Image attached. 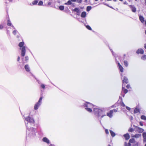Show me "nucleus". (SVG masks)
<instances>
[{
  "label": "nucleus",
  "instance_id": "1",
  "mask_svg": "<svg viewBox=\"0 0 146 146\" xmlns=\"http://www.w3.org/2000/svg\"><path fill=\"white\" fill-rule=\"evenodd\" d=\"M25 120L27 122V123L25 122L27 128V135L31 138H33L35 137L36 135V129L33 127L29 128V125L33 124L35 121L30 116L25 117Z\"/></svg>",
  "mask_w": 146,
  "mask_h": 146
},
{
  "label": "nucleus",
  "instance_id": "2",
  "mask_svg": "<svg viewBox=\"0 0 146 146\" xmlns=\"http://www.w3.org/2000/svg\"><path fill=\"white\" fill-rule=\"evenodd\" d=\"M93 112L95 116L98 118L100 117L101 119L106 115L107 108H94Z\"/></svg>",
  "mask_w": 146,
  "mask_h": 146
},
{
  "label": "nucleus",
  "instance_id": "3",
  "mask_svg": "<svg viewBox=\"0 0 146 146\" xmlns=\"http://www.w3.org/2000/svg\"><path fill=\"white\" fill-rule=\"evenodd\" d=\"M84 106L85 107V109L86 111L89 113L92 112L93 105L88 102H86L84 104Z\"/></svg>",
  "mask_w": 146,
  "mask_h": 146
},
{
  "label": "nucleus",
  "instance_id": "4",
  "mask_svg": "<svg viewBox=\"0 0 146 146\" xmlns=\"http://www.w3.org/2000/svg\"><path fill=\"white\" fill-rule=\"evenodd\" d=\"M24 42H21L19 44V46L20 47V50H21V56L24 57L26 53V46H24Z\"/></svg>",
  "mask_w": 146,
  "mask_h": 146
},
{
  "label": "nucleus",
  "instance_id": "5",
  "mask_svg": "<svg viewBox=\"0 0 146 146\" xmlns=\"http://www.w3.org/2000/svg\"><path fill=\"white\" fill-rule=\"evenodd\" d=\"M110 50L111 51V52L113 56H114V57H115V62L116 63H117V65H118V66L119 68V69L120 70V71L121 72H123V67L117 61V60H116V56L114 54V52H113V50L111 49H110Z\"/></svg>",
  "mask_w": 146,
  "mask_h": 146
},
{
  "label": "nucleus",
  "instance_id": "6",
  "mask_svg": "<svg viewBox=\"0 0 146 146\" xmlns=\"http://www.w3.org/2000/svg\"><path fill=\"white\" fill-rule=\"evenodd\" d=\"M43 98L42 96L40 97L38 101L34 105V109L35 110H37L42 104V100Z\"/></svg>",
  "mask_w": 146,
  "mask_h": 146
},
{
  "label": "nucleus",
  "instance_id": "7",
  "mask_svg": "<svg viewBox=\"0 0 146 146\" xmlns=\"http://www.w3.org/2000/svg\"><path fill=\"white\" fill-rule=\"evenodd\" d=\"M25 69V70L27 72L30 73L31 75L33 77H35L33 74L31 72V69L30 68L28 64H26L24 66Z\"/></svg>",
  "mask_w": 146,
  "mask_h": 146
},
{
  "label": "nucleus",
  "instance_id": "8",
  "mask_svg": "<svg viewBox=\"0 0 146 146\" xmlns=\"http://www.w3.org/2000/svg\"><path fill=\"white\" fill-rule=\"evenodd\" d=\"M72 11H73L76 12V15H80L81 12L80 9L76 7L74 9H72Z\"/></svg>",
  "mask_w": 146,
  "mask_h": 146
},
{
  "label": "nucleus",
  "instance_id": "9",
  "mask_svg": "<svg viewBox=\"0 0 146 146\" xmlns=\"http://www.w3.org/2000/svg\"><path fill=\"white\" fill-rule=\"evenodd\" d=\"M7 25L11 27L14 29H15V28L14 26L12 24L11 21L9 19H8L7 21Z\"/></svg>",
  "mask_w": 146,
  "mask_h": 146
},
{
  "label": "nucleus",
  "instance_id": "10",
  "mask_svg": "<svg viewBox=\"0 0 146 146\" xmlns=\"http://www.w3.org/2000/svg\"><path fill=\"white\" fill-rule=\"evenodd\" d=\"M123 84H123L125 83L126 84H127L128 83V80L127 77L126 76H124L123 79L122 80Z\"/></svg>",
  "mask_w": 146,
  "mask_h": 146
},
{
  "label": "nucleus",
  "instance_id": "11",
  "mask_svg": "<svg viewBox=\"0 0 146 146\" xmlns=\"http://www.w3.org/2000/svg\"><path fill=\"white\" fill-rule=\"evenodd\" d=\"M107 111H106V115H107L110 118L112 117L113 116L112 114L113 113L112 111L110 110L109 112H107Z\"/></svg>",
  "mask_w": 146,
  "mask_h": 146
},
{
  "label": "nucleus",
  "instance_id": "12",
  "mask_svg": "<svg viewBox=\"0 0 146 146\" xmlns=\"http://www.w3.org/2000/svg\"><path fill=\"white\" fill-rule=\"evenodd\" d=\"M129 6L131 8V9L133 12L135 13L136 12V9L134 5H129Z\"/></svg>",
  "mask_w": 146,
  "mask_h": 146
},
{
  "label": "nucleus",
  "instance_id": "13",
  "mask_svg": "<svg viewBox=\"0 0 146 146\" xmlns=\"http://www.w3.org/2000/svg\"><path fill=\"white\" fill-rule=\"evenodd\" d=\"M136 129L138 132L140 133H141L144 131V129L138 127L136 126Z\"/></svg>",
  "mask_w": 146,
  "mask_h": 146
},
{
  "label": "nucleus",
  "instance_id": "14",
  "mask_svg": "<svg viewBox=\"0 0 146 146\" xmlns=\"http://www.w3.org/2000/svg\"><path fill=\"white\" fill-rule=\"evenodd\" d=\"M144 53V51L142 48H139L136 51V53L137 54H143Z\"/></svg>",
  "mask_w": 146,
  "mask_h": 146
},
{
  "label": "nucleus",
  "instance_id": "15",
  "mask_svg": "<svg viewBox=\"0 0 146 146\" xmlns=\"http://www.w3.org/2000/svg\"><path fill=\"white\" fill-rule=\"evenodd\" d=\"M42 140L43 141H44V142L48 144H49L50 143L49 140L46 137H44L42 139Z\"/></svg>",
  "mask_w": 146,
  "mask_h": 146
},
{
  "label": "nucleus",
  "instance_id": "16",
  "mask_svg": "<svg viewBox=\"0 0 146 146\" xmlns=\"http://www.w3.org/2000/svg\"><path fill=\"white\" fill-rule=\"evenodd\" d=\"M123 136L126 140L129 139L130 138V136L128 133L124 134Z\"/></svg>",
  "mask_w": 146,
  "mask_h": 146
},
{
  "label": "nucleus",
  "instance_id": "17",
  "mask_svg": "<svg viewBox=\"0 0 146 146\" xmlns=\"http://www.w3.org/2000/svg\"><path fill=\"white\" fill-rule=\"evenodd\" d=\"M139 19L140 20V21H141V22L142 23H143L145 21L144 17H143V16L140 15L139 16Z\"/></svg>",
  "mask_w": 146,
  "mask_h": 146
},
{
  "label": "nucleus",
  "instance_id": "18",
  "mask_svg": "<svg viewBox=\"0 0 146 146\" xmlns=\"http://www.w3.org/2000/svg\"><path fill=\"white\" fill-rule=\"evenodd\" d=\"M122 86H123L122 87V91L123 92L125 93V94H126L128 90H127L126 89H125V88L123 86H125V85H123V84Z\"/></svg>",
  "mask_w": 146,
  "mask_h": 146
},
{
  "label": "nucleus",
  "instance_id": "19",
  "mask_svg": "<svg viewBox=\"0 0 146 146\" xmlns=\"http://www.w3.org/2000/svg\"><path fill=\"white\" fill-rule=\"evenodd\" d=\"M86 15V13L85 11L82 12L81 14V17L82 18L85 17Z\"/></svg>",
  "mask_w": 146,
  "mask_h": 146
},
{
  "label": "nucleus",
  "instance_id": "20",
  "mask_svg": "<svg viewBox=\"0 0 146 146\" xmlns=\"http://www.w3.org/2000/svg\"><path fill=\"white\" fill-rule=\"evenodd\" d=\"M138 112L140 113V110L136 107L134 110V113H136Z\"/></svg>",
  "mask_w": 146,
  "mask_h": 146
},
{
  "label": "nucleus",
  "instance_id": "21",
  "mask_svg": "<svg viewBox=\"0 0 146 146\" xmlns=\"http://www.w3.org/2000/svg\"><path fill=\"white\" fill-rule=\"evenodd\" d=\"M38 0H35L33 1L31 3L30 5H36L38 2Z\"/></svg>",
  "mask_w": 146,
  "mask_h": 146
},
{
  "label": "nucleus",
  "instance_id": "22",
  "mask_svg": "<svg viewBox=\"0 0 146 146\" xmlns=\"http://www.w3.org/2000/svg\"><path fill=\"white\" fill-rule=\"evenodd\" d=\"M110 131L111 136L112 137H114L115 135V133L113 131H112L111 130H110Z\"/></svg>",
  "mask_w": 146,
  "mask_h": 146
},
{
  "label": "nucleus",
  "instance_id": "23",
  "mask_svg": "<svg viewBox=\"0 0 146 146\" xmlns=\"http://www.w3.org/2000/svg\"><path fill=\"white\" fill-rule=\"evenodd\" d=\"M141 136V134H136L135 135H134L132 137H135L136 138H138Z\"/></svg>",
  "mask_w": 146,
  "mask_h": 146
},
{
  "label": "nucleus",
  "instance_id": "24",
  "mask_svg": "<svg viewBox=\"0 0 146 146\" xmlns=\"http://www.w3.org/2000/svg\"><path fill=\"white\" fill-rule=\"evenodd\" d=\"M142 136L143 138V141H145V139H146V132H143L142 134Z\"/></svg>",
  "mask_w": 146,
  "mask_h": 146
},
{
  "label": "nucleus",
  "instance_id": "25",
  "mask_svg": "<svg viewBox=\"0 0 146 146\" xmlns=\"http://www.w3.org/2000/svg\"><path fill=\"white\" fill-rule=\"evenodd\" d=\"M72 4V3L70 0L68 1L67 3H65V5H70Z\"/></svg>",
  "mask_w": 146,
  "mask_h": 146
},
{
  "label": "nucleus",
  "instance_id": "26",
  "mask_svg": "<svg viewBox=\"0 0 146 146\" xmlns=\"http://www.w3.org/2000/svg\"><path fill=\"white\" fill-rule=\"evenodd\" d=\"M123 63L124 65L126 67H127L128 66V63L127 60H124Z\"/></svg>",
  "mask_w": 146,
  "mask_h": 146
},
{
  "label": "nucleus",
  "instance_id": "27",
  "mask_svg": "<svg viewBox=\"0 0 146 146\" xmlns=\"http://www.w3.org/2000/svg\"><path fill=\"white\" fill-rule=\"evenodd\" d=\"M135 142V140L134 138L131 139L129 140V142L130 143H134Z\"/></svg>",
  "mask_w": 146,
  "mask_h": 146
},
{
  "label": "nucleus",
  "instance_id": "28",
  "mask_svg": "<svg viewBox=\"0 0 146 146\" xmlns=\"http://www.w3.org/2000/svg\"><path fill=\"white\" fill-rule=\"evenodd\" d=\"M92 7L90 6L87 7L86 8V11H89L92 9Z\"/></svg>",
  "mask_w": 146,
  "mask_h": 146
},
{
  "label": "nucleus",
  "instance_id": "29",
  "mask_svg": "<svg viewBox=\"0 0 146 146\" xmlns=\"http://www.w3.org/2000/svg\"><path fill=\"white\" fill-rule=\"evenodd\" d=\"M64 8V6H60L59 7V9L61 11L63 10Z\"/></svg>",
  "mask_w": 146,
  "mask_h": 146
},
{
  "label": "nucleus",
  "instance_id": "30",
  "mask_svg": "<svg viewBox=\"0 0 146 146\" xmlns=\"http://www.w3.org/2000/svg\"><path fill=\"white\" fill-rule=\"evenodd\" d=\"M18 32L17 31V30H16V29H14V30L13 31V34L14 35H15L17 33H18Z\"/></svg>",
  "mask_w": 146,
  "mask_h": 146
},
{
  "label": "nucleus",
  "instance_id": "31",
  "mask_svg": "<svg viewBox=\"0 0 146 146\" xmlns=\"http://www.w3.org/2000/svg\"><path fill=\"white\" fill-rule=\"evenodd\" d=\"M141 118L142 119L146 120V117L144 115H142L141 116Z\"/></svg>",
  "mask_w": 146,
  "mask_h": 146
},
{
  "label": "nucleus",
  "instance_id": "32",
  "mask_svg": "<svg viewBox=\"0 0 146 146\" xmlns=\"http://www.w3.org/2000/svg\"><path fill=\"white\" fill-rule=\"evenodd\" d=\"M141 59L143 60H146V55L143 56L141 57Z\"/></svg>",
  "mask_w": 146,
  "mask_h": 146
},
{
  "label": "nucleus",
  "instance_id": "33",
  "mask_svg": "<svg viewBox=\"0 0 146 146\" xmlns=\"http://www.w3.org/2000/svg\"><path fill=\"white\" fill-rule=\"evenodd\" d=\"M86 27L88 29L90 30H92L91 28L88 25L86 26Z\"/></svg>",
  "mask_w": 146,
  "mask_h": 146
},
{
  "label": "nucleus",
  "instance_id": "34",
  "mask_svg": "<svg viewBox=\"0 0 146 146\" xmlns=\"http://www.w3.org/2000/svg\"><path fill=\"white\" fill-rule=\"evenodd\" d=\"M120 104L121 106L123 107H125V104H124V103L123 102H120Z\"/></svg>",
  "mask_w": 146,
  "mask_h": 146
},
{
  "label": "nucleus",
  "instance_id": "35",
  "mask_svg": "<svg viewBox=\"0 0 146 146\" xmlns=\"http://www.w3.org/2000/svg\"><path fill=\"white\" fill-rule=\"evenodd\" d=\"M134 131V129L132 128H130L128 129V131L130 132H132Z\"/></svg>",
  "mask_w": 146,
  "mask_h": 146
},
{
  "label": "nucleus",
  "instance_id": "36",
  "mask_svg": "<svg viewBox=\"0 0 146 146\" xmlns=\"http://www.w3.org/2000/svg\"><path fill=\"white\" fill-rule=\"evenodd\" d=\"M43 4V2L42 1H40L38 4V5H42Z\"/></svg>",
  "mask_w": 146,
  "mask_h": 146
},
{
  "label": "nucleus",
  "instance_id": "37",
  "mask_svg": "<svg viewBox=\"0 0 146 146\" xmlns=\"http://www.w3.org/2000/svg\"><path fill=\"white\" fill-rule=\"evenodd\" d=\"M119 101L120 102H123L122 98L120 96L119 97Z\"/></svg>",
  "mask_w": 146,
  "mask_h": 146
},
{
  "label": "nucleus",
  "instance_id": "38",
  "mask_svg": "<svg viewBox=\"0 0 146 146\" xmlns=\"http://www.w3.org/2000/svg\"><path fill=\"white\" fill-rule=\"evenodd\" d=\"M29 60V57L28 56H26L25 57V61H27Z\"/></svg>",
  "mask_w": 146,
  "mask_h": 146
},
{
  "label": "nucleus",
  "instance_id": "39",
  "mask_svg": "<svg viewBox=\"0 0 146 146\" xmlns=\"http://www.w3.org/2000/svg\"><path fill=\"white\" fill-rule=\"evenodd\" d=\"M105 133H106L107 134H108L109 133L108 130V129H106L105 130Z\"/></svg>",
  "mask_w": 146,
  "mask_h": 146
},
{
  "label": "nucleus",
  "instance_id": "40",
  "mask_svg": "<svg viewBox=\"0 0 146 146\" xmlns=\"http://www.w3.org/2000/svg\"><path fill=\"white\" fill-rule=\"evenodd\" d=\"M41 88L43 89H44L45 88V85L44 84H41L40 86Z\"/></svg>",
  "mask_w": 146,
  "mask_h": 146
},
{
  "label": "nucleus",
  "instance_id": "41",
  "mask_svg": "<svg viewBox=\"0 0 146 146\" xmlns=\"http://www.w3.org/2000/svg\"><path fill=\"white\" fill-rule=\"evenodd\" d=\"M4 26L3 25H0V30L2 29L3 28Z\"/></svg>",
  "mask_w": 146,
  "mask_h": 146
},
{
  "label": "nucleus",
  "instance_id": "42",
  "mask_svg": "<svg viewBox=\"0 0 146 146\" xmlns=\"http://www.w3.org/2000/svg\"><path fill=\"white\" fill-rule=\"evenodd\" d=\"M76 1L78 3H81L82 2V0H76Z\"/></svg>",
  "mask_w": 146,
  "mask_h": 146
},
{
  "label": "nucleus",
  "instance_id": "43",
  "mask_svg": "<svg viewBox=\"0 0 146 146\" xmlns=\"http://www.w3.org/2000/svg\"><path fill=\"white\" fill-rule=\"evenodd\" d=\"M117 109H114L113 110H111L112 111L113 113V112H117Z\"/></svg>",
  "mask_w": 146,
  "mask_h": 146
},
{
  "label": "nucleus",
  "instance_id": "44",
  "mask_svg": "<svg viewBox=\"0 0 146 146\" xmlns=\"http://www.w3.org/2000/svg\"><path fill=\"white\" fill-rule=\"evenodd\" d=\"M126 108L129 111H130L131 110V108L127 106H126Z\"/></svg>",
  "mask_w": 146,
  "mask_h": 146
},
{
  "label": "nucleus",
  "instance_id": "45",
  "mask_svg": "<svg viewBox=\"0 0 146 146\" xmlns=\"http://www.w3.org/2000/svg\"><path fill=\"white\" fill-rule=\"evenodd\" d=\"M130 85L129 84H128L126 86L127 88V89H129L130 88Z\"/></svg>",
  "mask_w": 146,
  "mask_h": 146
},
{
  "label": "nucleus",
  "instance_id": "46",
  "mask_svg": "<svg viewBox=\"0 0 146 146\" xmlns=\"http://www.w3.org/2000/svg\"><path fill=\"white\" fill-rule=\"evenodd\" d=\"M121 95L122 96L124 97L125 96V94H123L122 92H121Z\"/></svg>",
  "mask_w": 146,
  "mask_h": 146
},
{
  "label": "nucleus",
  "instance_id": "47",
  "mask_svg": "<svg viewBox=\"0 0 146 146\" xmlns=\"http://www.w3.org/2000/svg\"><path fill=\"white\" fill-rule=\"evenodd\" d=\"M139 124L140 125L142 126H143V123L142 122H140Z\"/></svg>",
  "mask_w": 146,
  "mask_h": 146
},
{
  "label": "nucleus",
  "instance_id": "48",
  "mask_svg": "<svg viewBox=\"0 0 146 146\" xmlns=\"http://www.w3.org/2000/svg\"><path fill=\"white\" fill-rule=\"evenodd\" d=\"M20 57L19 56H18V58H17V60L18 62H19V60H20Z\"/></svg>",
  "mask_w": 146,
  "mask_h": 146
},
{
  "label": "nucleus",
  "instance_id": "49",
  "mask_svg": "<svg viewBox=\"0 0 146 146\" xmlns=\"http://www.w3.org/2000/svg\"><path fill=\"white\" fill-rule=\"evenodd\" d=\"M52 3L51 2H49L48 3V5H51Z\"/></svg>",
  "mask_w": 146,
  "mask_h": 146
},
{
  "label": "nucleus",
  "instance_id": "50",
  "mask_svg": "<svg viewBox=\"0 0 146 146\" xmlns=\"http://www.w3.org/2000/svg\"><path fill=\"white\" fill-rule=\"evenodd\" d=\"M133 119V117L132 116H131L130 117V119L131 120H132Z\"/></svg>",
  "mask_w": 146,
  "mask_h": 146
},
{
  "label": "nucleus",
  "instance_id": "51",
  "mask_svg": "<svg viewBox=\"0 0 146 146\" xmlns=\"http://www.w3.org/2000/svg\"><path fill=\"white\" fill-rule=\"evenodd\" d=\"M144 47L146 49V44H144Z\"/></svg>",
  "mask_w": 146,
  "mask_h": 146
},
{
  "label": "nucleus",
  "instance_id": "52",
  "mask_svg": "<svg viewBox=\"0 0 146 146\" xmlns=\"http://www.w3.org/2000/svg\"><path fill=\"white\" fill-rule=\"evenodd\" d=\"M123 4H127V3L126 1H125L123 3Z\"/></svg>",
  "mask_w": 146,
  "mask_h": 146
},
{
  "label": "nucleus",
  "instance_id": "53",
  "mask_svg": "<svg viewBox=\"0 0 146 146\" xmlns=\"http://www.w3.org/2000/svg\"><path fill=\"white\" fill-rule=\"evenodd\" d=\"M71 1H73V2H75L76 1V0H71Z\"/></svg>",
  "mask_w": 146,
  "mask_h": 146
},
{
  "label": "nucleus",
  "instance_id": "54",
  "mask_svg": "<svg viewBox=\"0 0 146 146\" xmlns=\"http://www.w3.org/2000/svg\"><path fill=\"white\" fill-rule=\"evenodd\" d=\"M49 146H55L54 145L51 144L49 145Z\"/></svg>",
  "mask_w": 146,
  "mask_h": 146
},
{
  "label": "nucleus",
  "instance_id": "55",
  "mask_svg": "<svg viewBox=\"0 0 146 146\" xmlns=\"http://www.w3.org/2000/svg\"><path fill=\"white\" fill-rule=\"evenodd\" d=\"M103 4H104V5H106V6H107V5H108V4H106V3H103Z\"/></svg>",
  "mask_w": 146,
  "mask_h": 146
},
{
  "label": "nucleus",
  "instance_id": "56",
  "mask_svg": "<svg viewBox=\"0 0 146 146\" xmlns=\"http://www.w3.org/2000/svg\"><path fill=\"white\" fill-rule=\"evenodd\" d=\"M8 1L11 2H12L13 0H8Z\"/></svg>",
  "mask_w": 146,
  "mask_h": 146
},
{
  "label": "nucleus",
  "instance_id": "57",
  "mask_svg": "<svg viewBox=\"0 0 146 146\" xmlns=\"http://www.w3.org/2000/svg\"><path fill=\"white\" fill-rule=\"evenodd\" d=\"M125 146H126L127 145H128L127 144V143H125Z\"/></svg>",
  "mask_w": 146,
  "mask_h": 146
},
{
  "label": "nucleus",
  "instance_id": "58",
  "mask_svg": "<svg viewBox=\"0 0 146 146\" xmlns=\"http://www.w3.org/2000/svg\"><path fill=\"white\" fill-rule=\"evenodd\" d=\"M109 7H110V8H112V9H114L111 6H109Z\"/></svg>",
  "mask_w": 146,
  "mask_h": 146
},
{
  "label": "nucleus",
  "instance_id": "59",
  "mask_svg": "<svg viewBox=\"0 0 146 146\" xmlns=\"http://www.w3.org/2000/svg\"><path fill=\"white\" fill-rule=\"evenodd\" d=\"M126 146H130V144L129 143L128 145H127Z\"/></svg>",
  "mask_w": 146,
  "mask_h": 146
},
{
  "label": "nucleus",
  "instance_id": "60",
  "mask_svg": "<svg viewBox=\"0 0 146 146\" xmlns=\"http://www.w3.org/2000/svg\"><path fill=\"white\" fill-rule=\"evenodd\" d=\"M121 77L122 78V73H121Z\"/></svg>",
  "mask_w": 146,
  "mask_h": 146
},
{
  "label": "nucleus",
  "instance_id": "61",
  "mask_svg": "<svg viewBox=\"0 0 146 146\" xmlns=\"http://www.w3.org/2000/svg\"><path fill=\"white\" fill-rule=\"evenodd\" d=\"M117 0H113V1H117Z\"/></svg>",
  "mask_w": 146,
  "mask_h": 146
},
{
  "label": "nucleus",
  "instance_id": "62",
  "mask_svg": "<svg viewBox=\"0 0 146 146\" xmlns=\"http://www.w3.org/2000/svg\"><path fill=\"white\" fill-rule=\"evenodd\" d=\"M145 5H146V0H145Z\"/></svg>",
  "mask_w": 146,
  "mask_h": 146
},
{
  "label": "nucleus",
  "instance_id": "63",
  "mask_svg": "<svg viewBox=\"0 0 146 146\" xmlns=\"http://www.w3.org/2000/svg\"><path fill=\"white\" fill-rule=\"evenodd\" d=\"M119 0L120 1H123V0Z\"/></svg>",
  "mask_w": 146,
  "mask_h": 146
},
{
  "label": "nucleus",
  "instance_id": "64",
  "mask_svg": "<svg viewBox=\"0 0 146 146\" xmlns=\"http://www.w3.org/2000/svg\"><path fill=\"white\" fill-rule=\"evenodd\" d=\"M145 33L146 35V30L145 31Z\"/></svg>",
  "mask_w": 146,
  "mask_h": 146
}]
</instances>
